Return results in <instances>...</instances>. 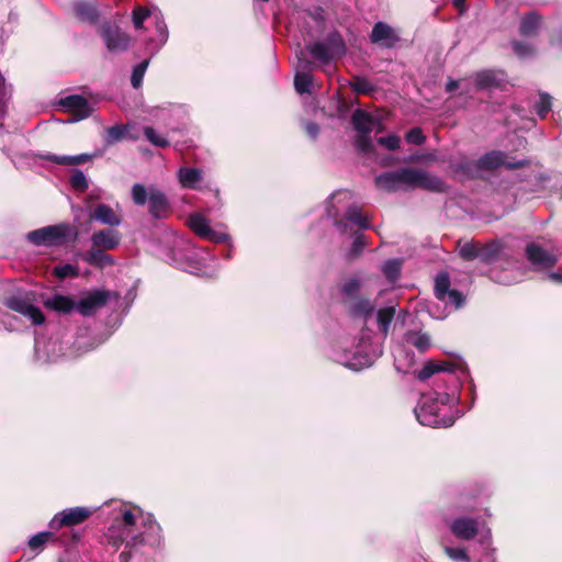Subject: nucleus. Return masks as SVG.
<instances>
[{
  "mask_svg": "<svg viewBox=\"0 0 562 562\" xmlns=\"http://www.w3.org/2000/svg\"><path fill=\"white\" fill-rule=\"evenodd\" d=\"M106 538L115 549L122 544L128 549L142 544L155 547L161 542V529L150 514H144L136 507L130 508L121 505L119 514L108 530Z\"/></svg>",
  "mask_w": 562,
  "mask_h": 562,
  "instance_id": "obj_1",
  "label": "nucleus"
},
{
  "mask_svg": "<svg viewBox=\"0 0 562 562\" xmlns=\"http://www.w3.org/2000/svg\"><path fill=\"white\" fill-rule=\"evenodd\" d=\"M458 397L447 392H430L423 394L415 407L417 420L428 427H449L454 424L456 416L451 414Z\"/></svg>",
  "mask_w": 562,
  "mask_h": 562,
  "instance_id": "obj_2",
  "label": "nucleus"
},
{
  "mask_svg": "<svg viewBox=\"0 0 562 562\" xmlns=\"http://www.w3.org/2000/svg\"><path fill=\"white\" fill-rule=\"evenodd\" d=\"M111 293L104 290H95L85 297L80 299L76 304L74 301L64 295H55L45 301V305L57 312L68 313L76 308L81 315H93L99 308L104 306L110 299Z\"/></svg>",
  "mask_w": 562,
  "mask_h": 562,
  "instance_id": "obj_3",
  "label": "nucleus"
},
{
  "mask_svg": "<svg viewBox=\"0 0 562 562\" xmlns=\"http://www.w3.org/2000/svg\"><path fill=\"white\" fill-rule=\"evenodd\" d=\"M77 233L71 225L60 223L34 229L26 235V238L35 246L53 247L61 246L69 239H75Z\"/></svg>",
  "mask_w": 562,
  "mask_h": 562,
  "instance_id": "obj_4",
  "label": "nucleus"
},
{
  "mask_svg": "<svg viewBox=\"0 0 562 562\" xmlns=\"http://www.w3.org/2000/svg\"><path fill=\"white\" fill-rule=\"evenodd\" d=\"M400 190L422 188L435 192L446 191L445 182L428 171L415 168H402L397 170Z\"/></svg>",
  "mask_w": 562,
  "mask_h": 562,
  "instance_id": "obj_5",
  "label": "nucleus"
},
{
  "mask_svg": "<svg viewBox=\"0 0 562 562\" xmlns=\"http://www.w3.org/2000/svg\"><path fill=\"white\" fill-rule=\"evenodd\" d=\"M306 49L321 65H328L335 58L345 55L346 45L341 35L338 32H333L326 41L315 42L308 45Z\"/></svg>",
  "mask_w": 562,
  "mask_h": 562,
  "instance_id": "obj_6",
  "label": "nucleus"
},
{
  "mask_svg": "<svg viewBox=\"0 0 562 562\" xmlns=\"http://www.w3.org/2000/svg\"><path fill=\"white\" fill-rule=\"evenodd\" d=\"M351 123L357 131L356 145L357 148L363 154L373 153L374 146L371 140L370 134L374 130L376 116L358 109L351 115Z\"/></svg>",
  "mask_w": 562,
  "mask_h": 562,
  "instance_id": "obj_7",
  "label": "nucleus"
},
{
  "mask_svg": "<svg viewBox=\"0 0 562 562\" xmlns=\"http://www.w3.org/2000/svg\"><path fill=\"white\" fill-rule=\"evenodd\" d=\"M502 165H506L508 168L519 167L522 164H506L505 156L502 151H491L482 156L477 159L476 162L469 161L468 159H463L460 164L454 165L453 168L456 171H462L467 173H471L474 169H495Z\"/></svg>",
  "mask_w": 562,
  "mask_h": 562,
  "instance_id": "obj_8",
  "label": "nucleus"
},
{
  "mask_svg": "<svg viewBox=\"0 0 562 562\" xmlns=\"http://www.w3.org/2000/svg\"><path fill=\"white\" fill-rule=\"evenodd\" d=\"M99 32L105 47L111 53H122L131 46V36L116 26L105 23L101 25Z\"/></svg>",
  "mask_w": 562,
  "mask_h": 562,
  "instance_id": "obj_9",
  "label": "nucleus"
},
{
  "mask_svg": "<svg viewBox=\"0 0 562 562\" xmlns=\"http://www.w3.org/2000/svg\"><path fill=\"white\" fill-rule=\"evenodd\" d=\"M187 224L195 235L201 238L214 241V243H224L228 239V235L223 232H216L210 226L209 220L200 213L191 214Z\"/></svg>",
  "mask_w": 562,
  "mask_h": 562,
  "instance_id": "obj_10",
  "label": "nucleus"
},
{
  "mask_svg": "<svg viewBox=\"0 0 562 562\" xmlns=\"http://www.w3.org/2000/svg\"><path fill=\"white\" fill-rule=\"evenodd\" d=\"M93 513V509L88 507H71L64 509L56 514L49 521L52 529H59L61 527H70L79 525L88 519Z\"/></svg>",
  "mask_w": 562,
  "mask_h": 562,
  "instance_id": "obj_11",
  "label": "nucleus"
},
{
  "mask_svg": "<svg viewBox=\"0 0 562 562\" xmlns=\"http://www.w3.org/2000/svg\"><path fill=\"white\" fill-rule=\"evenodd\" d=\"M378 353H369L363 350V347L361 346L357 351L350 352V351H344V352H337L335 355V360L346 368H349L355 371L362 370L364 368L370 367L375 358L378 357Z\"/></svg>",
  "mask_w": 562,
  "mask_h": 562,
  "instance_id": "obj_12",
  "label": "nucleus"
},
{
  "mask_svg": "<svg viewBox=\"0 0 562 562\" xmlns=\"http://www.w3.org/2000/svg\"><path fill=\"white\" fill-rule=\"evenodd\" d=\"M59 104L72 115V117L68 120L69 122H78L87 119L93 111L88 100L78 94H71L60 99Z\"/></svg>",
  "mask_w": 562,
  "mask_h": 562,
  "instance_id": "obj_13",
  "label": "nucleus"
},
{
  "mask_svg": "<svg viewBox=\"0 0 562 562\" xmlns=\"http://www.w3.org/2000/svg\"><path fill=\"white\" fill-rule=\"evenodd\" d=\"M450 279L447 273H439L435 280V295L438 300L452 304L454 308L462 306L464 297L457 290H450Z\"/></svg>",
  "mask_w": 562,
  "mask_h": 562,
  "instance_id": "obj_14",
  "label": "nucleus"
},
{
  "mask_svg": "<svg viewBox=\"0 0 562 562\" xmlns=\"http://www.w3.org/2000/svg\"><path fill=\"white\" fill-rule=\"evenodd\" d=\"M526 257L536 270L549 269L553 267L558 260L554 252L542 248L536 243L527 245Z\"/></svg>",
  "mask_w": 562,
  "mask_h": 562,
  "instance_id": "obj_15",
  "label": "nucleus"
},
{
  "mask_svg": "<svg viewBox=\"0 0 562 562\" xmlns=\"http://www.w3.org/2000/svg\"><path fill=\"white\" fill-rule=\"evenodd\" d=\"M7 306L29 318L34 325H41L45 321L41 310L33 305L27 297L12 296L8 299Z\"/></svg>",
  "mask_w": 562,
  "mask_h": 562,
  "instance_id": "obj_16",
  "label": "nucleus"
},
{
  "mask_svg": "<svg viewBox=\"0 0 562 562\" xmlns=\"http://www.w3.org/2000/svg\"><path fill=\"white\" fill-rule=\"evenodd\" d=\"M122 236L119 231L105 228L94 232L91 237V248L101 250H113L119 247Z\"/></svg>",
  "mask_w": 562,
  "mask_h": 562,
  "instance_id": "obj_17",
  "label": "nucleus"
},
{
  "mask_svg": "<svg viewBox=\"0 0 562 562\" xmlns=\"http://www.w3.org/2000/svg\"><path fill=\"white\" fill-rule=\"evenodd\" d=\"M450 531L460 540H471L479 532L477 520L470 517H457L449 524Z\"/></svg>",
  "mask_w": 562,
  "mask_h": 562,
  "instance_id": "obj_18",
  "label": "nucleus"
},
{
  "mask_svg": "<svg viewBox=\"0 0 562 562\" xmlns=\"http://www.w3.org/2000/svg\"><path fill=\"white\" fill-rule=\"evenodd\" d=\"M349 225L356 226L360 229H366L369 227V220L362 214L359 207L351 206L347 210L342 220L335 221V226L341 234L351 233Z\"/></svg>",
  "mask_w": 562,
  "mask_h": 562,
  "instance_id": "obj_19",
  "label": "nucleus"
},
{
  "mask_svg": "<svg viewBox=\"0 0 562 562\" xmlns=\"http://www.w3.org/2000/svg\"><path fill=\"white\" fill-rule=\"evenodd\" d=\"M302 54L303 52L300 50V55H297V70L294 77V87L300 94L311 93L313 86V76L311 74L312 65L302 59Z\"/></svg>",
  "mask_w": 562,
  "mask_h": 562,
  "instance_id": "obj_20",
  "label": "nucleus"
},
{
  "mask_svg": "<svg viewBox=\"0 0 562 562\" xmlns=\"http://www.w3.org/2000/svg\"><path fill=\"white\" fill-rule=\"evenodd\" d=\"M394 367L400 373L407 374L415 364V355L407 349L406 344H398L393 350Z\"/></svg>",
  "mask_w": 562,
  "mask_h": 562,
  "instance_id": "obj_21",
  "label": "nucleus"
},
{
  "mask_svg": "<svg viewBox=\"0 0 562 562\" xmlns=\"http://www.w3.org/2000/svg\"><path fill=\"white\" fill-rule=\"evenodd\" d=\"M149 213L155 218H162L168 211V201L164 192L155 187L148 188Z\"/></svg>",
  "mask_w": 562,
  "mask_h": 562,
  "instance_id": "obj_22",
  "label": "nucleus"
},
{
  "mask_svg": "<svg viewBox=\"0 0 562 562\" xmlns=\"http://www.w3.org/2000/svg\"><path fill=\"white\" fill-rule=\"evenodd\" d=\"M457 369H461L460 364L451 363L447 361H428L422 370L415 372L416 378L420 381H426L435 373L438 372H454Z\"/></svg>",
  "mask_w": 562,
  "mask_h": 562,
  "instance_id": "obj_23",
  "label": "nucleus"
},
{
  "mask_svg": "<svg viewBox=\"0 0 562 562\" xmlns=\"http://www.w3.org/2000/svg\"><path fill=\"white\" fill-rule=\"evenodd\" d=\"M505 81V75L503 71L496 70H482L475 74L474 82L477 89H494L501 87Z\"/></svg>",
  "mask_w": 562,
  "mask_h": 562,
  "instance_id": "obj_24",
  "label": "nucleus"
},
{
  "mask_svg": "<svg viewBox=\"0 0 562 562\" xmlns=\"http://www.w3.org/2000/svg\"><path fill=\"white\" fill-rule=\"evenodd\" d=\"M370 40L372 43H380L386 47H391L398 37L390 25L383 22H378L372 29Z\"/></svg>",
  "mask_w": 562,
  "mask_h": 562,
  "instance_id": "obj_25",
  "label": "nucleus"
},
{
  "mask_svg": "<svg viewBox=\"0 0 562 562\" xmlns=\"http://www.w3.org/2000/svg\"><path fill=\"white\" fill-rule=\"evenodd\" d=\"M91 218L109 226H119L122 222L120 215L106 204H98L91 214Z\"/></svg>",
  "mask_w": 562,
  "mask_h": 562,
  "instance_id": "obj_26",
  "label": "nucleus"
},
{
  "mask_svg": "<svg viewBox=\"0 0 562 562\" xmlns=\"http://www.w3.org/2000/svg\"><path fill=\"white\" fill-rule=\"evenodd\" d=\"M105 251L106 250L91 248L89 251L83 254L81 257L87 263H89L91 266L99 267V268H105L109 266H113L114 258L111 255H108Z\"/></svg>",
  "mask_w": 562,
  "mask_h": 562,
  "instance_id": "obj_27",
  "label": "nucleus"
},
{
  "mask_svg": "<svg viewBox=\"0 0 562 562\" xmlns=\"http://www.w3.org/2000/svg\"><path fill=\"white\" fill-rule=\"evenodd\" d=\"M178 179L182 187L195 189L202 180V170L196 168H180Z\"/></svg>",
  "mask_w": 562,
  "mask_h": 562,
  "instance_id": "obj_28",
  "label": "nucleus"
},
{
  "mask_svg": "<svg viewBox=\"0 0 562 562\" xmlns=\"http://www.w3.org/2000/svg\"><path fill=\"white\" fill-rule=\"evenodd\" d=\"M404 344L414 346L418 351L425 352L429 349L430 337L426 333L409 330L404 335Z\"/></svg>",
  "mask_w": 562,
  "mask_h": 562,
  "instance_id": "obj_29",
  "label": "nucleus"
},
{
  "mask_svg": "<svg viewBox=\"0 0 562 562\" xmlns=\"http://www.w3.org/2000/svg\"><path fill=\"white\" fill-rule=\"evenodd\" d=\"M375 184L378 188L385 191H398L400 181L397 170L384 172L375 178Z\"/></svg>",
  "mask_w": 562,
  "mask_h": 562,
  "instance_id": "obj_30",
  "label": "nucleus"
},
{
  "mask_svg": "<svg viewBox=\"0 0 562 562\" xmlns=\"http://www.w3.org/2000/svg\"><path fill=\"white\" fill-rule=\"evenodd\" d=\"M95 156L97 155H88V154H81V155H77V156H58V155L50 154V155L45 156V158L49 161L57 164V165L76 166V165L86 162Z\"/></svg>",
  "mask_w": 562,
  "mask_h": 562,
  "instance_id": "obj_31",
  "label": "nucleus"
},
{
  "mask_svg": "<svg viewBox=\"0 0 562 562\" xmlns=\"http://www.w3.org/2000/svg\"><path fill=\"white\" fill-rule=\"evenodd\" d=\"M75 12L81 21L94 23L98 19L97 8L89 2H77L75 5Z\"/></svg>",
  "mask_w": 562,
  "mask_h": 562,
  "instance_id": "obj_32",
  "label": "nucleus"
},
{
  "mask_svg": "<svg viewBox=\"0 0 562 562\" xmlns=\"http://www.w3.org/2000/svg\"><path fill=\"white\" fill-rule=\"evenodd\" d=\"M157 11H158V9H156V8L154 10H150V9H148L146 7H142V5L135 7L132 12V20H133L134 27L136 30H142L144 26V22L147 19H150V18L154 19Z\"/></svg>",
  "mask_w": 562,
  "mask_h": 562,
  "instance_id": "obj_33",
  "label": "nucleus"
},
{
  "mask_svg": "<svg viewBox=\"0 0 562 562\" xmlns=\"http://www.w3.org/2000/svg\"><path fill=\"white\" fill-rule=\"evenodd\" d=\"M540 26V16L535 12L527 14L520 23V33L525 36H531L536 34Z\"/></svg>",
  "mask_w": 562,
  "mask_h": 562,
  "instance_id": "obj_34",
  "label": "nucleus"
},
{
  "mask_svg": "<svg viewBox=\"0 0 562 562\" xmlns=\"http://www.w3.org/2000/svg\"><path fill=\"white\" fill-rule=\"evenodd\" d=\"M395 315V306H387L378 311V323L384 335L387 334L389 327Z\"/></svg>",
  "mask_w": 562,
  "mask_h": 562,
  "instance_id": "obj_35",
  "label": "nucleus"
},
{
  "mask_svg": "<svg viewBox=\"0 0 562 562\" xmlns=\"http://www.w3.org/2000/svg\"><path fill=\"white\" fill-rule=\"evenodd\" d=\"M374 311V305L367 299H358L351 305V313L355 316L367 317Z\"/></svg>",
  "mask_w": 562,
  "mask_h": 562,
  "instance_id": "obj_36",
  "label": "nucleus"
},
{
  "mask_svg": "<svg viewBox=\"0 0 562 562\" xmlns=\"http://www.w3.org/2000/svg\"><path fill=\"white\" fill-rule=\"evenodd\" d=\"M458 248L460 256L465 260H473L479 257L480 245L476 243H459Z\"/></svg>",
  "mask_w": 562,
  "mask_h": 562,
  "instance_id": "obj_37",
  "label": "nucleus"
},
{
  "mask_svg": "<svg viewBox=\"0 0 562 562\" xmlns=\"http://www.w3.org/2000/svg\"><path fill=\"white\" fill-rule=\"evenodd\" d=\"M401 266L400 260L391 259L383 265L382 271L390 281L394 282L400 277Z\"/></svg>",
  "mask_w": 562,
  "mask_h": 562,
  "instance_id": "obj_38",
  "label": "nucleus"
},
{
  "mask_svg": "<svg viewBox=\"0 0 562 562\" xmlns=\"http://www.w3.org/2000/svg\"><path fill=\"white\" fill-rule=\"evenodd\" d=\"M144 135L148 142H150L153 145L157 147L164 148L169 146V140L150 126L144 128Z\"/></svg>",
  "mask_w": 562,
  "mask_h": 562,
  "instance_id": "obj_39",
  "label": "nucleus"
},
{
  "mask_svg": "<svg viewBox=\"0 0 562 562\" xmlns=\"http://www.w3.org/2000/svg\"><path fill=\"white\" fill-rule=\"evenodd\" d=\"M499 252L498 244H488V245H480L479 257L483 261L490 262L493 261Z\"/></svg>",
  "mask_w": 562,
  "mask_h": 562,
  "instance_id": "obj_40",
  "label": "nucleus"
},
{
  "mask_svg": "<svg viewBox=\"0 0 562 562\" xmlns=\"http://www.w3.org/2000/svg\"><path fill=\"white\" fill-rule=\"evenodd\" d=\"M53 272L58 279L76 278L79 276L78 267L70 263L57 266Z\"/></svg>",
  "mask_w": 562,
  "mask_h": 562,
  "instance_id": "obj_41",
  "label": "nucleus"
},
{
  "mask_svg": "<svg viewBox=\"0 0 562 562\" xmlns=\"http://www.w3.org/2000/svg\"><path fill=\"white\" fill-rule=\"evenodd\" d=\"M443 552L454 562H470V557L463 548L443 546Z\"/></svg>",
  "mask_w": 562,
  "mask_h": 562,
  "instance_id": "obj_42",
  "label": "nucleus"
},
{
  "mask_svg": "<svg viewBox=\"0 0 562 562\" xmlns=\"http://www.w3.org/2000/svg\"><path fill=\"white\" fill-rule=\"evenodd\" d=\"M148 65H149V60L146 59L134 67L132 77H131V81H132V85L134 88L137 89L142 86L143 78H144V75L146 72Z\"/></svg>",
  "mask_w": 562,
  "mask_h": 562,
  "instance_id": "obj_43",
  "label": "nucleus"
},
{
  "mask_svg": "<svg viewBox=\"0 0 562 562\" xmlns=\"http://www.w3.org/2000/svg\"><path fill=\"white\" fill-rule=\"evenodd\" d=\"M132 199L136 205H145L148 201V189L140 183H136L132 188Z\"/></svg>",
  "mask_w": 562,
  "mask_h": 562,
  "instance_id": "obj_44",
  "label": "nucleus"
},
{
  "mask_svg": "<svg viewBox=\"0 0 562 562\" xmlns=\"http://www.w3.org/2000/svg\"><path fill=\"white\" fill-rule=\"evenodd\" d=\"M52 532L48 531L38 532L30 538L29 547L32 550L41 551L44 548L45 543L52 538Z\"/></svg>",
  "mask_w": 562,
  "mask_h": 562,
  "instance_id": "obj_45",
  "label": "nucleus"
},
{
  "mask_svg": "<svg viewBox=\"0 0 562 562\" xmlns=\"http://www.w3.org/2000/svg\"><path fill=\"white\" fill-rule=\"evenodd\" d=\"M154 21H155L156 31H157L158 38H159L160 46H161L168 40V30H167V25L162 19L161 12L159 10L155 14Z\"/></svg>",
  "mask_w": 562,
  "mask_h": 562,
  "instance_id": "obj_46",
  "label": "nucleus"
},
{
  "mask_svg": "<svg viewBox=\"0 0 562 562\" xmlns=\"http://www.w3.org/2000/svg\"><path fill=\"white\" fill-rule=\"evenodd\" d=\"M70 182L72 188L78 191H85L88 189V180L85 173L79 169L74 171Z\"/></svg>",
  "mask_w": 562,
  "mask_h": 562,
  "instance_id": "obj_47",
  "label": "nucleus"
},
{
  "mask_svg": "<svg viewBox=\"0 0 562 562\" xmlns=\"http://www.w3.org/2000/svg\"><path fill=\"white\" fill-rule=\"evenodd\" d=\"M124 132L125 130L123 126H112L110 128H106L104 139L108 144L115 143L123 138Z\"/></svg>",
  "mask_w": 562,
  "mask_h": 562,
  "instance_id": "obj_48",
  "label": "nucleus"
},
{
  "mask_svg": "<svg viewBox=\"0 0 562 562\" xmlns=\"http://www.w3.org/2000/svg\"><path fill=\"white\" fill-rule=\"evenodd\" d=\"M360 290V280L358 278H350L342 284L341 291L346 296H353Z\"/></svg>",
  "mask_w": 562,
  "mask_h": 562,
  "instance_id": "obj_49",
  "label": "nucleus"
},
{
  "mask_svg": "<svg viewBox=\"0 0 562 562\" xmlns=\"http://www.w3.org/2000/svg\"><path fill=\"white\" fill-rule=\"evenodd\" d=\"M551 97L547 93L540 94L539 101L536 104L537 113L544 117L547 113L551 110Z\"/></svg>",
  "mask_w": 562,
  "mask_h": 562,
  "instance_id": "obj_50",
  "label": "nucleus"
},
{
  "mask_svg": "<svg viewBox=\"0 0 562 562\" xmlns=\"http://www.w3.org/2000/svg\"><path fill=\"white\" fill-rule=\"evenodd\" d=\"M351 87L357 93H369L373 90L372 83L360 77L355 78Z\"/></svg>",
  "mask_w": 562,
  "mask_h": 562,
  "instance_id": "obj_51",
  "label": "nucleus"
},
{
  "mask_svg": "<svg viewBox=\"0 0 562 562\" xmlns=\"http://www.w3.org/2000/svg\"><path fill=\"white\" fill-rule=\"evenodd\" d=\"M514 52L519 56L520 58H527L533 55L535 49L529 44L522 43V42H514L513 43Z\"/></svg>",
  "mask_w": 562,
  "mask_h": 562,
  "instance_id": "obj_52",
  "label": "nucleus"
},
{
  "mask_svg": "<svg viewBox=\"0 0 562 562\" xmlns=\"http://www.w3.org/2000/svg\"><path fill=\"white\" fill-rule=\"evenodd\" d=\"M378 143L386 147L389 150H395L400 148L401 138L397 135H389L385 137H380Z\"/></svg>",
  "mask_w": 562,
  "mask_h": 562,
  "instance_id": "obj_53",
  "label": "nucleus"
},
{
  "mask_svg": "<svg viewBox=\"0 0 562 562\" xmlns=\"http://www.w3.org/2000/svg\"><path fill=\"white\" fill-rule=\"evenodd\" d=\"M406 140L411 144L420 145L425 142V135L419 127H414L407 132Z\"/></svg>",
  "mask_w": 562,
  "mask_h": 562,
  "instance_id": "obj_54",
  "label": "nucleus"
},
{
  "mask_svg": "<svg viewBox=\"0 0 562 562\" xmlns=\"http://www.w3.org/2000/svg\"><path fill=\"white\" fill-rule=\"evenodd\" d=\"M366 246L364 235L363 234H356L353 243L350 248V254L352 256H359L363 248Z\"/></svg>",
  "mask_w": 562,
  "mask_h": 562,
  "instance_id": "obj_55",
  "label": "nucleus"
},
{
  "mask_svg": "<svg viewBox=\"0 0 562 562\" xmlns=\"http://www.w3.org/2000/svg\"><path fill=\"white\" fill-rule=\"evenodd\" d=\"M56 341L48 342L47 346L43 347V352L46 353L47 361H55L59 358V353L56 352Z\"/></svg>",
  "mask_w": 562,
  "mask_h": 562,
  "instance_id": "obj_56",
  "label": "nucleus"
},
{
  "mask_svg": "<svg viewBox=\"0 0 562 562\" xmlns=\"http://www.w3.org/2000/svg\"><path fill=\"white\" fill-rule=\"evenodd\" d=\"M184 269L192 274H196V276L206 274V272L203 270L200 261L189 260V262L184 267Z\"/></svg>",
  "mask_w": 562,
  "mask_h": 562,
  "instance_id": "obj_57",
  "label": "nucleus"
},
{
  "mask_svg": "<svg viewBox=\"0 0 562 562\" xmlns=\"http://www.w3.org/2000/svg\"><path fill=\"white\" fill-rule=\"evenodd\" d=\"M305 131L312 138H316L319 132V127L316 123L310 122L305 125Z\"/></svg>",
  "mask_w": 562,
  "mask_h": 562,
  "instance_id": "obj_58",
  "label": "nucleus"
},
{
  "mask_svg": "<svg viewBox=\"0 0 562 562\" xmlns=\"http://www.w3.org/2000/svg\"><path fill=\"white\" fill-rule=\"evenodd\" d=\"M461 83L462 81H458V80H453V79H450L447 85H446V90L448 92H453L454 90H457L459 87H461Z\"/></svg>",
  "mask_w": 562,
  "mask_h": 562,
  "instance_id": "obj_59",
  "label": "nucleus"
},
{
  "mask_svg": "<svg viewBox=\"0 0 562 562\" xmlns=\"http://www.w3.org/2000/svg\"><path fill=\"white\" fill-rule=\"evenodd\" d=\"M376 123H378V124H374V130H373V132H375V133H382V132L384 131V125H383V123H382V120H381L379 116H376Z\"/></svg>",
  "mask_w": 562,
  "mask_h": 562,
  "instance_id": "obj_60",
  "label": "nucleus"
},
{
  "mask_svg": "<svg viewBox=\"0 0 562 562\" xmlns=\"http://www.w3.org/2000/svg\"><path fill=\"white\" fill-rule=\"evenodd\" d=\"M119 559H120V562H130L131 555L128 552L123 551V552H121Z\"/></svg>",
  "mask_w": 562,
  "mask_h": 562,
  "instance_id": "obj_61",
  "label": "nucleus"
},
{
  "mask_svg": "<svg viewBox=\"0 0 562 562\" xmlns=\"http://www.w3.org/2000/svg\"><path fill=\"white\" fill-rule=\"evenodd\" d=\"M549 279L554 281V282H562V274L560 273H550L549 274Z\"/></svg>",
  "mask_w": 562,
  "mask_h": 562,
  "instance_id": "obj_62",
  "label": "nucleus"
},
{
  "mask_svg": "<svg viewBox=\"0 0 562 562\" xmlns=\"http://www.w3.org/2000/svg\"><path fill=\"white\" fill-rule=\"evenodd\" d=\"M35 351H36V355L40 357V353L42 352V344L40 340L35 341Z\"/></svg>",
  "mask_w": 562,
  "mask_h": 562,
  "instance_id": "obj_63",
  "label": "nucleus"
},
{
  "mask_svg": "<svg viewBox=\"0 0 562 562\" xmlns=\"http://www.w3.org/2000/svg\"><path fill=\"white\" fill-rule=\"evenodd\" d=\"M463 3H464V0H454L456 7H458L460 9L463 7Z\"/></svg>",
  "mask_w": 562,
  "mask_h": 562,
  "instance_id": "obj_64",
  "label": "nucleus"
}]
</instances>
